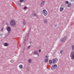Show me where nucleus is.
Listing matches in <instances>:
<instances>
[{"instance_id":"obj_22","label":"nucleus","mask_w":74,"mask_h":74,"mask_svg":"<svg viewBox=\"0 0 74 74\" xmlns=\"http://www.w3.org/2000/svg\"><path fill=\"white\" fill-rule=\"evenodd\" d=\"M24 1V0H20V1L21 3H22V2H23V1Z\"/></svg>"},{"instance_id":"obj_10","label":"nucleus","mask_w":74,"mask_h":74,"mask_svg":"<svg viewBox=\"0 0 74 74\" xmlns=\"http://www.w3.org/2000/svg\"><path fill=\"white\" fill-rule=\"evenodd\" d=\"M63 10H64L63 8L62 7H61L60 8V12H62V11H63Z\"/></svg>"},{"instance_id":"obj_14","label":"nucleus","mask_w":74,"mask_h":74,"mask_svg":"<svg viewBox=\"0 0 74 74\" xmlns=\"http://www.w3.org/2000/svg\"><path fill=\"white\" fill-rule=\"evenodd\" d=\"M52 63V61L51 60H50L49 61V64H51Z\"/></svg>"},{"instance_id":"obj_18","label":"nucleus","mask_w":74,"mask_h":74,"mask_svg":"<svg viewBox=\"0 0 74 74\" xmlns=\"http://www.w3.org/2000/svg\"><path fill=\"white\" fill-rule=\"evenodd\" d=\"M5 46H8V43H5L4 44Z\"/></svg>"},{"instance_id":"obj_27","label":"nucleus","mask_w":74,"mask_h":74,"mask_svg":"<svg viewBox=\"0 0 74 74\" xmlns=\"http://www.w3.org/2000/svg\"><path fill=\"white\" fill-rule=\"evenodd\" d=\"M19 47H21V44H19Z\"/></svg>"},{"instance_id":"obj_5","label":"nucleus","mask_w":74,"mask_h":74,"mask_svg":"<svg viewBox=\"0 0 74 74\" xmlns=\"http://www.w3.org/2000/svg\"><path fill=\"white\" fill-rule=\"evenodd\" d=\"M57 67V65L55 64L51 68L52 70H54V69H56V68Z\"/></svg>"},{"instance_id":"obj_6","label":"nucleus","mask_w":74,"mask_h":74,"mask_svg":"<svg viewBox=\"0 0 74 74\" xmlns=\"http://www.w3.org/2000/svg\"><path fill=\"white\" fill-rule=\"evenodd\" d=\"M49 58V56H46L45 57V58L46 59L45 60V62H48V59Z\"/></svg>"},{"instance_id":"obj_4","label":"nucleus","mask_w":74,"mask_h":74,"mask_svg":"<svg viewBox=\"0 0 74 74\" xmlns=\"http://www.w3.org/2000/svg\"><path fill=\"white\" fill-rule=\"evenodd\" d=\"M71 57L72 59H74V51H73L71 53Z\"/></svg>"},{"instance_id":"obj_25","label":"nucleus","mask_w":74,"mask_h":74,"mask_svg":"<svg viewBox=\"0 0 74 74\" xmlns=\"http://www.w3.org/2000/svg\"><path fill=\"white\" fill-rule=\"evenodd\" d=\"M63 50H61L60 51V53H62V52H63Z\"/></svg>"},{"instance_id":"obj_21","label":"nucleus","mask_w":74,"mask_h":74,"mask_svg":"<svg viewBox=\"0 0 74 74\" xmlns=\"http://www.w3.org/2000/svg\"><path fill=\"white\" fill-rule=\"evenodd\" d=\"M64 39H62L61 41L62 42H64Z\"/></svg>"},{"instance_id":"obj_28","label":"nucleus","mask_w":74,"mask_h":74,"mask_svg":"<svg viewBox=\"0 0 74 74\" xmlns=\"http://www.w3.org/2000/svg\"><path fill=\"white\" fill-rule=\"evenodd\" d=\"M30 46H28L27 48H28V49L30 48Z\"/></svg>"},{"instance_id":"obj_17","label":"nucleus","mask_w":74,"mask_h":74,"mask_svg":"<svg viewBox=\"0 0 74 74\" xmlns=\"http://www.w3.org/2000/svg\"><path fill=\"white\" fill-rule=\"evenodd\" d=\"M17 4L18 5H21V3L20 2H18Z\"/></svg>"},{"instance_id":"obj_29","label":"nucleus","mask_w":74,"mask_h":74,"mask_svg":"<svg viewBox=\"0 0 74 74\" xmlns=\"http://www.w3.org/2000/svg\"><path fill=\"white\" fill-rule=\"evenodd\" d=\"M39 52H41V50H39Z\"/></svg>"},{"instance_id":"obj_16","label":"nucleus","mask_w":74,"mask_h":74,"mask_svg":"<svg viewBox=\"0 0 74 74\" xmlns=\"http://www.w3.org/2000/svg\"><path fill=\"white\" fill-rule=\"evenodd\" d=\"M28 62H29V63H31V62H32V59H29L28 60Z\"/></svg>"},{"instance_id":"obj_12","label":"nucleus","mask_w":74,"mask_h":74,"mask_svg":"<svg viewBox=\"0 0 74 74\" xmlns=\"http://www.w3.org/2000/svg\"><path fill=\"white\" fill-rule=\"evenodd\" d=\"M71 49L73 50L74 49V45H72L71 46Z\"/></svg>"},{"instance_id":"obj_7","label":"nucleus","mask_w":74,"mask_h":74,"mask_svg":"<svg viewBox=\"0 0 74 74\" xmlns=\"http://www.w3.org/2000/svg\"><path fill=\"white\" fill-rule=\"evenodd\" d=\"M45 3V1H43L42 2V3L40 5L41 7H43L44 6V5Z\"/></svg>"},{"instance_id":"obj_15","label":"nucleus","mask_w":74,"mask_h":74,"mask_svg":"<svg viewBox=\"0 0 74 74\" xmlns=\"http://www.w3.org/2000/svg\"><path fill=\"white\" fill-rule=\"evenodd\" d=\"M44 22L45 23H47V20L45 19L44 20Z\"/></svg>"},{"instance_id":"obj_20","label":"nucleus","mask_w":74,"mask_h":74,"mask_svg":"<svg viewBox=\"0 0 74 74\" xmlns=\"http://www.w3.org/2000/svg\"><path fill=\"white\" fill-rule=\"evenodd\" d=\"M23 24L24 25H26V22H25V21H23Z\"/></svg>"},{"instance_id":"obj_1","label":"nucleus","mask_w":74,"mask_h":74,"mask_svg":"<svg viewBox=\"0 0 74 74\" xmlns=\"http://www.w3.org/2000/svg\"><path fill=\"white\" fill-rule=\"evenodd\" d=\"M10 23L11 25H12V26H14L16 25V22L14 19H12L10 21Z\"/></svg>"},{"instance_id":"obj_19","label":"nucleus","mask_w":74,"mask_h":74,"mask_svg":"<svg viewBox=\"0 0 74 74\" xmlns=\"http://www.w3.org/2000/svg\"><path fill=\"white\" fill-rule=\"evenodd\" d=\"M65 4H69V1H65Z\"/></svg>"},{"instance_id":"obj_3","label":"nucleus","mask_w":74,"mask_h":74,"mask_svg":"<svg viewBox=\"0 0 74 74\" xmlns=\"http://www.w3.org/2000/svg\"><path fill=\"white\" fill-rule=\"evenodd\" d=\"M58 60L57 58H55V59H53V63L54 64L58 62Z\"/></svg>"},{"instance_id":"obj_23","label":"nucleus","mask_w":74,"mask_h":74,"mask_svg":"<svg viewBox=\"0 0 74 74\" xmlns=\"http://www.w3.org/2000/svg\"><path fill=\"white\" fill-rule=\"evenodd\" d=\"M34 16H37V15H36V14L34 13Z\"/></svg>"},{"instance_id":"obj_11","label":"nucleus","mask_w":74,"mask_h":74,"mask_svg":"<svg viewBox=\"0 0 74 74\" xmlns=\"http://www.w3.org/2000/svg\"><path fill=\"white\" fill-rule=\"evenodd\" d=\"M19 68L21 69H23V65H20L19 66Z\"/></svg>"},{"instance_id":"obj_8","label":"nucleus","mask_w":74,"mask_h":74,"mask_svg":"<svg viewBox=\"0 0 74 74\" xmlns=\"http://www.w3.org/2000/svg\"><path fill=\"white\" fill-rule=\"evenodd\" d=\"M7 30L8 31V32H10V31H11V28L10 27H7Z\"/></svg>"},{"instance_id":"obj_9","label":"nucleus","mask_w":74,"mask_h":74,"mask_svg":"<svg viewBox=\"0 0 74 74\" xmlns=\"http://www.w3.org/2000/svg\"><path fill=\"white\" fill-rule=\"evenodd\" d=\"M34 53L35 55H39V53H38V52L37 51H34Z\"/></svg>"},{"instance_id":"obj_13","label":"nucleus","mask_w":74,"mask_h":74,"mask_svg":"<svg viewBox=\"0 0 74 74\" xmlns=\"http://www.w3.org/2000/svg\"><path fill=\"white\" fill-rule=\"evenodd\" d=\"M71 3H69L67 5V6H68V7H70V6H71Z\"/></svg>"},{"instance_id":"obj_2","label":"nucleus","mask_w":74,"mask_h":74,"mask_svg":"<svg viewBox=\"0 0 74 74\" xmlns=\"http://www.w3.org/2000/svg\"><path fill=\"white\" fill-rule=\"evenodd\" d=\"M42 12L44 16H47V15L48 14V12H47V10H46L45 9H44L43 10Z\"/></svg>"},{"instance_id":"obj_26","label":"nucleus","mask_w":74,"mask_h":74,"mask_svg":"<svg viewBox=\"0 0 74 74\" xmlns=\"http://www.w3.org/2000/svg\"><path fill=\"white\" fill-rule=\"evenodd\" d=\"M27 7H24V9H26V8H27Z\"/></svg>"},{"instance_id":"obj_24","label":"nucleus","mask_w":74,"mask_h":74,"mask_svg":"<svg viewBox=\"0 0 74 74\" xmlns=\"http://www.w3.org/2000/svg\"><path fill=\"white\" fill-rule=\"evenodd\" d=\"M66 36H65L63 39H64V40H66Z\"/></svg>"}]
</instances>
